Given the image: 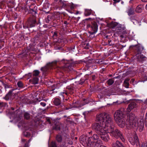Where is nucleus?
Masks as SVG:
<instances>
[{"instance_id": "1", "label": "nucleus", "mask_w": 147, "mask_h": 147, "mask_svg": "<svg viewBox=\"0 0 147 147\" xmlns=\"http://www.w3.org/2000/svg\"><path fill=\"white\" fill-rule=\"evenodd\" d=\"M125 116L121 110H117L115 112L114 119L119 127L123 128L126 124V127L128 129L135 127L136 129H139L140 132L142 131L144 125L143 117L140 121V123H138L137 119L135 115L131 113L127 116L125 122Z\"/></svg>"}, {"instance_id": "2", "label": "nucleus", "mask_w": 147, "mask_h": 147, "mask_svg": "<svg viewBox=\"0 0 147 147\" xmlns=\"http://www.w3.org/2000/svg\"><path fill=\"white\" fill-rule=\"evenodd\" d=\"M96 118L98 122L93 125L92 129L99 135L105 131L108 132L110 126L109 119H112L111 116L107 113H103L97 115Z\"/></svg>"}, {"instance_id": "3", "label": "nucleus", "mask_w": 147, "mask_h": 147, "mask_svg": "<svg viewBox=\"0 0 147 147\" xmlns=\"http://www.w3.org/2000/svg\"><path fill=\"white\" fill-rule=\"evenodd\" d=\"M80 143L85 147H98L102 142L96 134L89 137L86 135H82L80 138Z\"/></svg>"}, {"instance_id": "4", "label": "nucleus", "mask_w": 147, "mask_h": 147, "mask_svg": "<svg viewBox=\"0 0 147 147\" xmlns=\"http://www.w3.org/2000/svg\"><path fill=\"white\" fill-rule=\"evenodd\" d=\"M108 123L109 125H110L108 132L110 134L111 136L114 137L117 139L120 138L123 142H124L125 141V139L122 133L117 129L115 128L113 124L112 119H109Z\"/></svg>"}, {"instance_id": "5", "label": "nucleus", "mask_w": 147, "mask_h": 147, "mask_svg": "<svg viewBox=\"0 0 147 147\" xmlns=\"http://www.w3.org/2000/svg\"><path fill=\"white\" fill-rule=\"evenodd\" d=\"M135 47L136 52V56L138 62L142 63L147 59V58L141 54V52L143 50L144 47L139 43L134 46Z\"/></svg>"}, {"instance_id": "6", "label": "nucleus", "mask_w": 147, "mask_h": 147, "mask_svg": "<svg viewBox=\"0 0 147 147\" xmlns=\"http://www.w3.org/2000/svg\"><path fill=\"white\" fill-rule=\"evenodd\" d=\"M74 90L73 88L71 86H68L66 88V90H64L63 92L60 93L59 95V97L61 99L62 98L63 100L64 98L66 96L68 95L69 93H73Z\"/></svg>"}, {"instance_id": "7", "label": "nucleus", "mask_w": 147, "mask_h": 147, "mask_svg": "<svg viewBox=\"0 0 147 147\" xmlns=\"http://www.w3.org/2000/svg\"><path fill=\"white\" fill-rule=\"evenodd\" d=\"M129 141L132 145H134L135 144H136L137 145H138L139 144L138 137L136 134H134L133 136L129 138Z\"/></svg>"}, {"instance_id": "8", "label": "nucleus", "mask_w": 147, "mask_h": 147, "mask_svg": "<svg viewBox=\"0 0 147 147\" xmlns=\"http://www.w3.org/2000/svg\"><path fill=\"white\" fill-rule=\"evenodd\" d=\"M108 131H105L99 135L101 138L105 142H108L110 139L109 136L108 134Z\"/></svg>"}, {"instance_id": "9", "label": "nucleus", "mask_w": 147, "mask_h": 147, "mask_svg": "<svg viewBox=\"0 0 147 147\" xmlns=\"http://www.w3.org/2000/svg\"><path fill=\"white\" fill-rule=\"evenodd\" d=\"M36 22V21L34 19H30L28 21L27 25L26 26L24 25L23 27L24 28H26L29 27H34Z\"/></svg>"}, {"instance_id": "10", "label": "nucleus", "mask_w": 147, "mask_h": 147, "mask_svg": "<svg viewBox=\"0 0 147 147\" xmlns=\"http://www.w3.org/2000/svg\"><path fill=\"white\" fill-rule=\"evenodd\" d=\"M91 28L92 29V31L90 32V34L92 35L96 33L97 31L98 28L97 23L96 22L93 23L92 24Z\"/></svg>"}, {"instance_id": "11", "label": "nucleus", "mask_w": 147, "mask_h": 147, "mask_svg": "<svg viewBox=\"0 0 147 147\" xmlns=\"http://www.w3.org/2000/svg\"><path fill=\"white\" fill-rule=\"evenodd\" d=\"M53 64L52 63H50L47 64V65L44 67H42L41 70H43L45 71H47L49 69H52Z\"/></svg>"}, {"instance_id": "12", "label": "nucleus", "mask_w": 147, "mask_h": 147, "mask_svg": "<svg viewBox=\"0 0 147 147\" xmlns=\"http://www.w3.org/2000/svg\"><path fill=\"white\" fill-rule=\"evenodd\" d=\"M112 147H125L122 143L118 140L113 142L111 144Z\"/></svg>"}, {"instance_id": "13", "label": "nucleus", "mask_w": 147, "mask_h": 147, "mask_svg": "<svg viewBox=\"0 0 147 147\" xmlns=\"http://www.w3.org/2000/svg\"><path fill=\"white\" fill-rule=\"evenodd\" d=\"M136 106V105L135 102H133L129 104L127 109V111L128 112H130L131 110Z\"/></svg>"}, {"instance_id": "14", "label": "nucleus", "mask_w": 147, "mask_h": 147, "mask_svg": "<svg viewBox=\"0 0 147 147\" xmlns=\"http://www.w3.org/2000/svg\"><path fill=\"white\" fill-rule=\"evenodd\" d=\"M126 12L129 16L134 14V7L132 6L128 7L127 8Z\"/></svg>"}, {"instance_id": "15", "label": "nucleus", "mask_w": 147, "mask_h": 147, "mask_svg": "<svg viewBox=\"0 0 147 147\" xmlns=\"http://www.w3.org/2000/svg\"><path fill=\"white\" fill-rule=\"evenodd\" d=\"M64 63L65 64L64 65V67L66 68L67 70L69 69L70 70H71L73 69V67L69 63V61L64 60Z\"/></svg>"}, {"instance_id": "16", "label": "nucleus", "mask_w": 147, "mask_h": 147, "mask_svg": "<svg viewBox=\"0 0 147 147\" xmlns=\"http://www.w3.org/2000/svg\"><path fill=\"white\" fill-rule=\"evenodd\" d=\"M143 8V6L142 5H139L136 7V11L138 13H141L142 12Z\"/></svg>"}, {"instance_id": "17", "label": "nucleus", "mask_w": 147, "mask_h": 147, "mask_svg": "<svg viewBox=\"0 0 147 147\" xmlns=\"http://www.w3.org/2000/svg\"><path fill=\"white\" fill-rule=\"evenodd\" d=\"M38 79L37 77H35L33 78L32 79L30 80L34 84H36L38 83Z\"/></svg>"}, {"instance_id": "18", "label": "nucleus", "mask_w": 147, "mask_h": 147, "mask_svg": "<svg viewBox=\"0 0 147 147\" xmlns=\"http://www.w3.org/2000/svg\"><path fill=\"white\" fill-rule=\"evenodd\" d=\"M53 129L56 130H59L60 129V123H57L53 126Z\"/></svg>"}, {"instance_id": "19", "label": "nucleus", "mask_w": 147, "mask_h": 147, "mask_svg": "<svg viewBox=\"0 0 147 147\" xmlns=\"http://www.w3.org/2000/svg\"><path fill=\"white\" fill-rule=\"evenodd\" d=\"M53 102L55 105L56 106L59 105L61 104V101L60 99L57 98L54 99Z\"/></svg>"}, {"instance_id": "20", "label": "nucleus", "mask_w": 147, "mask_h": 147, "mask_svg": "<svg viewBox=\"0 0 147 147\" xmlns=\"http://www.w3.org/2000/svg\"><path fill=\"white\" fill-rule=\"evenodd\" d=\"M130 18L133 24L135 25L139 24L141 21L140 20H137L136 19H134L133 17H131Z\"/></svg>"}, {"instance_id": "21", "label": "nucleus", "mask_w": 147, "mask_h": 147, "mask_svg": "<svg viewBox=\"0 0 147 147\" xmlns=\"http://www.w3.org/2000/svg\"><path fill=\"white\" fill-rule=\"evenodd\" d=\"M129 79H126L124 81L123 84L127 88H129Z\"/></svg>"}, {"instance_id": "22", "label": "nucleus", "mask_w": 147, "mask_h": 147, "mask_svg": "<svg viewBox=\"0 0 147 147\" xmlns=\"http://www.w3.org/2000/svg\"><path fill=\"white\" fill-rule=\"evenodd\" d=\"M92 13V10L90 9H86L84 14L85 16H88L90 15Z\"/></svg>"}, {"instance_id": "23", "label": "nucleus", "mask_w": 147, "mask_h": 147, "mask_svg": "<svg viewBox=\"0 0 147 147\" xmlns=\"http://www.w3.org/2000/svg\"><path fill=\"white\" fill-rule=\"evenodd\" d=\"M107 82L109 85H111L114 83V81L113 79H109Z\"/></svg>"}, {"instance_id": "24", "label": "nucleus", "mask_w": 147, "mask_h": 147, "mask_svg": "<svg viewBox=\"0 0 147 147\" xmlns=\"http://www.w3.org/2000/svg\"><path fill=\"white\" fill-rule=\"evenodd\" d=\"M39 73L40 72L38 70H35L33 72V76H36L39 75Z\"/></svg>"}, {"instance_id": "25", "label": "nucleus", "mask_w": 147, "mask_h": 147, "mask_svg": "<svg viewBox=\"0 0 147 147\" xmlns=\"http://www.w3.org/2000/svg\"><path fill=\"white\" fill-rule=\"evenodd\" d=\"M24 117L25 118L27 119H29L30 118L29 114L27 112H26L24 114Z\"/></svg>"}, {"instance_id": "26", "label": "nucleus", "mask_w": 147, "mask_h": 147, "mask_svg": "<svg viewBox=\"0 0 147 147\" xmlns=\"http://www.w3.org/2000/svg\"><path fill=\"white\" fill-rule=\"evenodd\" d=\"M7 105V104L6 103L0 101V109H1L2 107L4 106H6Z\"/></svg>"}, {"instance_id": "27", "label": "nucleus", "mask_w": 147, "mask_h": 147, "mask_svg": "<svg viewBox=\"0 0 147 147\" xmlns=\"http://www.w3.org/2000/svg\"><path fill=\"white\" fill-rule=\"evenodd\" d=\"M56 138L58 142H61V141L62 137L60 135H57Z\"/></svg>"}, {"instance_id": "28", "label": "nucleus", "mask_w": 147, "mask_h": 147, "mask_svg": "<svg viewBox=\"0 0 147 147\" xmlns=\"http://www.w3.org/2000/svg\"><path fill=\"white\" fill-rule=\"evenodd\" d=\"M3 99L6 100H8L9 99V92L3 98Z\"/></svg>"}, {"instance_id": "29", "label": "nucleus", "mask_w": 147, "mask_h": 147, "mask_svg": "<svg viewBox=\"0 0 147 147\" xmlns=\"http://www.w3.org/2000/svg\"><path fill=\"white\" fill-rule=\"evenodd\" d=\"M18 86L19 87H23V84L21 82H19L17 83Z\"/></svg>"}, {"instance_id": "30", "label": "nucleus", "mask_w": 147, "mask_h": 147, "mask_svg": "<svg viewBox=\"0 0 147 147\" xmlns=\"http://www.w3.org/2000/svg\"><path fill=\"white\" fill-rule=\"evenodd\" d=\"M51 147H57L56 143L55 142H52L51 144Z\"/></svg>"}, {"instance_id": "31", "label": "nucleus", "mask_w": 147, "mask_h": 147, "mask_svg": "<svg viewBox=\"0 0 147 147\" xmlns=\"http://www.w3.org/2000/svg\"><path fill=\"white\" fill-rule=\"evenodd\" d=\"M145 125L146 126H147V113L146 115V117L145 119Z\"/></svg>"}, {"instance_id": "32", "label": "nucleus", "mask_w": 147, "mask_h": 147, "mask_svg": "<svg viewBox=\"0 0 147 147\" xmlns=\"http://www.w3.org/2000/svg\"><path fill=\"white\" fill-rule=\"evenodd\" d=\"M114 1L113 4H116V3H119L120 2L121 0H113Z\"/></svg>"}, {"instance_id": "33", "label": "nucleus", "mask_w": 147, "mask_h": 147, "mask_svg": "<svg viewBox=\"0 0 147 147\" xmlns=\"http://www.w3.org/2000/svg\"><path fill=\"white\" fill-rule=\"evenodd\" d=\"M30 141V140H28V143H26L24 146V147H28V144L29 143Z\"/></svg>"}, {"instance_id": "34", "label": "nucleus", "mask_w": 147, "mask_h": 147, "mask_svg": "<svg viewBox=\"0 0 147 147\" xmlns=\"http://www.w3.org/2000/svg\"><path fill=\"white\" fill-rule=\"evenodd\" d=\"M24 135L26 136H28L30 135V134L28 133L27 132H24Z\"/></svg>"}, {"instance_id": "35", "label": "nucleus", "mask_w": 147, "mask_h": 147, "mask_svg": "<svg viewBox=\"0 0 147 147\" xmlns=\"http://www.w3.org/2000/svg\"><path fill=\"white\" fill-rule=\"evenodd\" d=\"M5 112H6V115H7V116H8L9 115V110L8 109H7L5 111Z\"/></svg>"}, {"instance_id": "36", "label": "nucleus", "mask_w": 147, "mask_h": 147, "mask_svg": "<svg viewBox=\"0 0 147 147\" xmlns=\"http://www.w3.org/2000/svg\"><path fill=\"white\" fill-rule=\"evenodd\" d=\"M40 105L43 107H45L46 105V103L43 102H41L40 103Z\"/></svg>"}, {"instance_id": "37", "label": "nucleus", "mask_w": 147, "mask_h": 147, "mask_svg": "<svg viewBox=\"0 0 147 147\" xmlns=\"http://www.w3.org/2000/svg\"><path fill=\"white\" fill-rule=\"evenodd\" d=\"M142 147H147V144H144L143 145Z\"/></svg>"}, {"instance_id": "38", "label": "nucleus", "mask_w": 147, "mask_h": 147, "mask_svg": "<svg viewBox=\"0 0 147 147\" xmlns=\"http://www.w3.org/2000/svg\"><path fill=\"white\" fill-rule=\"evenodd\" d=\"M64 23L65 24H68L67 21H64Z\"/></svg>"}, {"instance_id": "39", "label": "nucleus", "mask_w": 147, "mask_h": 147, "mask_svg": "<svg viewBox=\"0 0 147 147\" xmlns=\"http://www.w3.org/2000/svg\"><path fill=\"white\" fill-rule=\"evenodd\" d=\"M95 77V75H93L92 76V79L93 80H94Z\"/></svg>"}, {"instance_id": "40", "label": "nucleus", "mask_w": 147, "mask_h": 147, "mask_svg": "<svg viewBox=\"0 0 147 147\" xmlns=\"http://www.w3.org/2000/svg\"><path fill=\"white\" fill-rule=\"evenodd\" d=\"M26 141V140L25 139H22V142H24Z\"/></svg>"}, {"instance_id": "41", "label": "nucleus", "mask_w": 147, "mask_h": 147, "mask_svg": "<svg viewBox=\"0 0 147 147\" xmlns=\"http://www.w3.org/2000/svg\"><path fill=\"white\" fill-rule=\"evenodd\" d=\"M142 1L143 2H147V0H142Z\"/></svg>"}, {"instance_id": "42", "label": "nucleus", "mask_w": 147, "mask_h": 147, "mask_svg": "<svg viewBox=\"0 0 147 147\" xmlns=\"http://www.w3.org/2000/svg\"><path fill=\"white\" fill-rule=\"evenodd\" d=\"M134 1V0H131L129 1V3H131L132 2V1Z\"/></svg>"}, {"instance_id": "43", "label": "nucleus", "mask_w": 147, "mask_h": 147, "mask_svg": "<svg viewBox=\"0 0 147 147\" xmlns=\"http://www.w3.org/2000/svg\"><path fill=\"white\" fill-rule=\"evenodd\" d=\"M134 81V79H132L131 81V82H133Z\"/></svg>"}, {"instance_id": "44", "label": "nucleus", "mask_w": 147, "mask_h": 147, "mask_svg": "<svg viewBox=\"0 0 147 147\" xmlns=\"http://www.w3.org/2000/svg\"><path fill=\"white\" fill-rule=\"evenodd\" d=\"M100 147H107L106 146H104L102 145V146H100Z\"/></svg>"}, {"instance_id": "45", "label": "nucleus", "mask_w": 147, "mask_h": 147, "mask_svg": "<svg viewBox=\"0 0 147 147\" xmlns=\"http://www.w3.org/2000/svg\"><path fill=\"white\" fill-rule=\"evenodd\" d=\"M114 24V26H116L117 25V24L116 23H113Z\"/></svg>"}, {"instance_id": "46", "label": "nucleus", "mask_w": 147, "mask_h": 147, "mask_svg": "<svg viewBox=\"0 0 147 147\" xmlns=\"http://www.w3.org/2000/svg\"><path fill=\"white\" fill-rule=\"evenodd\" d=\"M145 103L146 104H147V99L146 100H145Z\"/></svg>"}, {"instance_id": "47", "label": "nucleus", "mask_w": 147, "mask_h": 147, "mask_svg": "<svg viewBox=\"0 0 147 147\" xmlns=\"http://www.w3.org/2000/svg\"><path fill=\"white\" fill-rule=\"evenodd\" d=\"M121 3L122 4H124V2L123 1H121Z\"/></svg>"}, {"instance_id": "48", "label": "nucleus", "mask_w": 147, "mask_h": 147, "mask_svg": "<svg viewBox=\"0 0 147 147\" xmlns=\"http://www.w3.org/2000/svg\"><path fill=\"white\" fill-rule=\"evenodd\" d=\"M103 1H105V2L107 1H108V0H103Z\"/></svg>"}, {"instance_id": "49", "label": "nucleus", "mask_w": 147, "mask_h": 147, "mask_svg": "<svg viewBox=\"0 0 147 147\" xmlns=\"http://www.w3.org/2000/svg\"><path fill=\"white\" fill-rule=\"evenodd\" d=\"M69 144H72V142H70Z\"/></svg>"}, {"instance_id": "50", "label": "nucleus", "mask_w": 147, "mask_h": 147, "mask_svg": "<svg viewBox=\"0 0 147 147\" xmlns=\"http://www.w3.org/2000/svg\"><path fill=\"white\" fill-rule=\"evenodd\" d=\"M121 37H123V36H122V35H121Z\"/></svg>"}, {"instance_id": "51", "label": "nucleus", "mask_w": 147, "mask_h": 147, "mask_svg": "<svg viewBox=\"0 0 147 147\" xmlns=\"http://www.w3.org/2000/svg\"><path fill=\"white\" fill-rule=\"evenodd\" d=\"M29 50H31V48H29Z\"/></svg>"}, {"instance_id": "52", "label": "nucleus", "mask_w": 147, "mask_h": 147, "mask_svg": "<svg viewBox=\"0 0 147 147\" xmlns=\"http://www.w3.org/2000/svg\"><path fill=\"white\" fill-rule=\"evenodd\" d=\"M12 110H13V108H12Z\"/></svg>"}, {"instance_id": "53", "label": "nucleus", "mask_w": 147, "mask_h": 147, "mask_svg": "<svg viewBox=\"0 0 147 147\" xmlns=\"http://www.w3.org/2000/svg\"><path fill=\"white\" fill-rule=\"evenodd\" d=\"M54 34H55V35H56V34L55 33Z\"/></svg>"}, {"instance_id": "54", "label": "nucleus", "mask_w": 147, "mask_h": 147, "mask_svg": "<svg viewBox=\"0 0 147 147\" xmlns=\"http://www.w3.org/2000/svg\"><path fill=\"white\" fill-rule=\"evenodd\" d=\"M10 96V94H9Z\"/></svg>"}, {"instance_id": "55", "label": "nucleus", "mask_w": 147, "mask_h": 147, "mask_svg": "<svg viewBox=\"0 0 147 147\" xmlns=\"http://www.w3.org/2000/svg\"><path fill=\"white\" fill-rule=\"evenodd\" d=\"M86 104V103H85V104H84V105H84Z\"/></svg>"}, {"instance_id": "56", "label": "nucleus", "mask_w": 147, "mask_h": 147, "mask_svg": "<svg viewBox=\"0 0 147 147\" xmlns=\"http://www.w3.org/2000/svg\"><path fill=\"white\" fill-rule=\"evenodd\" d=\"M76 139H77V138L76 137L75 138Z\"/></svg>"}, {"instance_id": "57", "label": "nucleus", "mask_w": 147, "mask_h": 147, "mask_svg": "<svg viewBox=\"0 0 147 147\" xmlns=\"http://www.w3.org/2000/svg\"><path fill=\"white\" fill-rule=\"evenodd\" d=\"M7 88H8V86H7Z\"/></svg>"}, {"instance_id": "58", "label": "nucleus", "mask_w": 147, "mask_h": 147, "mask_svg": "<svg viewBox=\"0 0 147 147\" xmlns=\"http://www.w3.org/2000/svg\"><path fill=\"white\" fill-rule=\"evenodd\" d=\"M7 107H8V105H7Z\"/></svg>"}, {"instance_id": "59", "label": "nucleus", "mask_w": 147, "mask_h": 147, "mask_svg": "<svg viewBox=\"0 0 147 147\" xmlns=\"http://www.w3.org/2000/svg\"><path fill=\"white\" fill-rule=\"evenodd\" d=\"M71 147H74V146H71Z\"/></svg>"}]
</instances>
